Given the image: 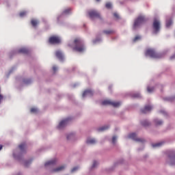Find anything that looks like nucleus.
<instances>
[{
    "mask_svg": "<svg viewBox=\"0 0 175 175\" xmlns=\"http://www.w3.org/2000/svg\"><path fill=\"white\" fill-rule=\"evenodd\" d=\"M69 46L72 48V50L78 53H83L85 50L84 44L80 38H75L72 45L69 44Z\"/></svg>",
    "mask_w": 175,
    "mask_h": 175,
    "instance_id": "f257e3e1",
    "label": "nucleus"
},
{
    "mask_svg": "<svg viewBox=\"0 0 175 175\" xmlns=\"http://www.w3.org/2000/svg\"><path fill=\"white\" fill-rule=\"evenodd\" d=\"M147 21L148 18H146L144 16H139L133 23V29H136L139 26L146 23Z\"/></svg>",
    "mask_w": 175,
    "mask_h": 175,
    "instance_id": "f03ea898",
    "label": "nucleus"
},
{
    "mask_svg": "<svg viewBox=\"0 0 175 175\" xmlns=\"http://www.w3.org/2000/svg\"><path fill=\"white\" fill-rule=\"evenodd\" d=\"M152 29H153L152 32H153L154 34H157L160 31V29H161V22L157 18H154L153 20Z\"/></svg>",
    "mask_w": 175,
    "mask_h": 175,
    "instance_id": "7ed1b4c3",
    "label": "nucleus"
},
{
    "mask_svg": "<svg viewBox=\"0 0 175 175\" xmlns=\"http://www.w3.org/2000/svg\"><path fill=\"white\" fill-rule=\"evenodd\" d=\"M146 56H149L151 58L158 59L161 58L159 54L157 53L154 49H147L145 53Z\"/></svg>",
    "mask_w": 175,
    "mask_h": 175,
    "instance_id": "20e7f679",
    "label": "nucleus"
},
{
    "mask_svg": "<svg viewBox=\"0 0 175 175\" xmlns=\"http://www.w3.org/2000/svg\"><path fill=\"white\" fill-rule=\"evenodd\" d=\"M103 105H111L113 107H119L121 105V102L111 101V100H104L101 103Z\"/></svg>",
    "mask_w": 175,
    "mask_h": 175,
    "instance_id": "39448f33",
    "label": "nucleus"
},
{
    "mask_svg": "<svg viewBox=\"0 0 175 175\" xmlns=\"http://www.w3.org/2000/svg\"><path fill=\"white\" fill-rule=\"evenodd\" d=\"M61 42V40L58 36H51L49 38V43L51 44H58Z\"/></svg>",
    "mask_w": 175,
    "mask_h": 175,
    "instance_id": "423d86ee",
    "label": "nucleus"
},
{
    "mask_svg": "<svg viewBox=\"0 0 175 175\" xmlns=\"http://www.w3.org/2000/svg\"><path fill=\"white\" fill-rule=\"evenodd\" d=\"M89 16H90V18H100V14L96 10H90L89 11Z\"/></svg>",
    "mask_w": 175,
    "mask_h": 175,
    "instance_id": "0eeeda50",
    "label": "nucleus"
},
{
    "mask_svg": "<svg viewBox=\"0 0 175 175\" xmlns=\"http://www.w3.org/2000/svg\"><path fill=\"white\" fill-rule=\"evenodd\" d=\"M129 138L133 139L136 142H143L144 139H141V138H137V135L135 133H131L129 135Z\"/></svg>",
    "mask_w": 175,
    "mask_h": 175,
    "instance_id": "6e6552de",
    "label": "nucleus"
},
{
    "mask_svg": "<svg viewBox=\"0 0 175 175\" xmlns=\"http://www.w3.org/2000/svg\"><path fill=\"white\" fill-rule=\"evenodd\" d=\"M70 120V118H68L65 120H63L62 121L60 122L59 126H58V129H61L62 128H64L67 124L68 122Z\"/></svg>",
    "mask_w": 175,
    "mask_h": 175,
    "instance_id": "1a4fd4ad",
    "label": "nucleus"
},
{
    "mask_svg": "<svg viewBox=\"0 0 175 175\" xmlns=\"http://www.w3.org/2000/svg\"><path fill=\"white\" fill-rule=\"evenodd\" d=\"M94 92L92 90H86L83 92V94H82V97L85 98V96H92Z\"/></svg>",
    "mask_w": 175,
    "mask_h": 175,
    "instance_id": "9d476101",
    "label": "nucleus"
},
{
    "mask_svg": "<svg viewBox=\"0 0 175 175\" xmlns=\"http://www.w3.org/2000/svg\"><path fill=\"white\" fill-rule=\"evenodd\" d=\"M152 109L151 105H146L143 109H141L142 113H146Z\"/></svg>",
    "mask_w": 175,
    "mask_h": 175,
    "instance_id": "9b49d317",
    "label": "nucleus"
},
{
    "mask_svg": "<svg viewBox=\"0 0 175 175\" xmlns=\"http://www.w3.org/2000/svg\"><path fill=\"white\" fill-rule=\"evenodd\" d=\"M55 55L56 57L60 60V61H63L64 59V55L63 53H62L61 51H57L55 52Z\"/></svg>",
    "mask_w": 175,
    "mask_h": 175,
    "instance_id": "f8f14e48",
    "label": "nucleus"
},
{
    "mask_svg": "<svg viewBox=\"0 0 175 175\" xmlns=\"http://www.w3.org/2000/svg\"><path fill=\"white\" fill-rule=\"evenodd\" d=\"M57 161L56 159H53L52 160L48 161L45 163V166H49V165H53L56 163Z\"/></svg>",
    "mask_w": 175,
    "mask_h": 175,
    "instance_id": "ddd939ff",
    "label": "nucleus"
},
{
    "mask_svg": "<svg viewBox=\"0 0 175 175\" xmlns=\"http://www.w3.org/2000/svg\"><path fill=\"white\" fill-rule=\"evenodd\" d=\"M66 168L65 165H61L55 169L53 170V172H59L63 171Z\"/></svg>",
    "mask_w": 175,
    "mask_h": 175,
    "instance_id": "4468645a",
    "label": "nucleus"
},
{
    "mask_svg": "<svg viewBox=\"0 0 175 175\" xmlns=\"http://www.w3.org/2000/svg\"><path fill=\"white\" fill-rule=\"evenodd\" d=\"M31 24L33 26V27L36 28L38 25L39 24V22L38 20L33 18L31 21Z\"/></svg>",
    "mask_w": 175,
    "mask_h": 175,
    "instance_id": "2eb2a0df",
    "label": "nucleus"
},
{
    "mask_svg": "<svg viewBox=\"0 0 175 175\" xmlns=\"http://www.w3.org/2000/svg\"><path fill=\"white\" fill-rule=\"evenodd\" d=\"M18 53L28 54L29 50L27 48H21L18 50Z\"/></svg>",
    "mask_w": 175,
    "mask_h": 175,
    "instance_id": "dca6fc26",
    "label": "nucleus"
},
{
    "mask_svg": "<svg viewBox=\"0 0 175 175\" xmlns=\"http://www.w3.org/2000/svg\"><path fill=\"white\" fill-rule=\"evenodd\" d=\"M103 33L105 35H111L115 33L114 30H104Z\"/></svg>",
    "mask_w": 175,
    "mask_h": 175,
    "instance_id": "f3484780",
    "label": "nucleus"
},
{
    "mask_svg": "<svg viewBox=\"0 0 175 175\" xmlns=\"http://www.w3.org/2000/svg\"><path fill=\"white\" fill-rule=\"evenodd\" d=\"M172 25V19L166 20L165 26H166L167 28L170 27V26Z\"/></svg>",
    "mask_w": 175,
    "mask_h": 175,
    "instance_id": "a211bd4d",
    "label": "nucleus"
},
{
    "mask_svg": "<svg viewBox=\"0 0 175 175\" xmlns=\"http://www.w3.org/2000/svg\"><path fill=\"white\" fill-rule=\"evenodd\" d=\"M96 143V141L95 139H88V141H86V144H94Z\"/></svg>",
    "mask_w": 175,
    "mask_h": 175,
    "instance_id": "6ab92c4d",
    "label": "nucleus"
},
{
    "mask_svg": "<svg viewBox=\"0 0 175 175\" xmlns=\"http://www.w3.org/2000/svg\"><path fill=\"white\" fill-rule=\"evenodd\" d=\"M163 144V142H158L156 144H152V148L161 147Z\"/></svg>",
    "mask_w": 175,
    "mask_h": 175,
    "instance_id": "aec40b11",
    "label": "nucleus"
},
{
    "mask_svg": "<svg viewBox=\"0 0 175 175\" xmlns=\"http://www.w3.org/2000/svg\"><path fill=\"white\" fill-rule=\"evenodd\" d=\"M154 122L155 125H157V126H159V125H161L163 124V121L159 120L158 119H154Z\"/></svg>",
    "mask_w": 175,
    "mask_h": 175,
    "instance_id": "412c9836",
    "label": "nucleus"
},
{
    "mask_svg": "<svg viewBox=\"0 0 175 175\" xmlns=\"http://www.w3.org/2000/svg\"><path fill=\"white\" fill-rule=\"evenodd\" d=\"M107 129H109V126H104L98 128V131H105Z\"/></svg>",
    "mask_w": 175,
    "mask_h": 175,
    "instance_id": "4be33fe9",
    "label": "nucleus"
},
{
    "mask_svg": "<svg viewBox=\"0 0 175 175\" xmlns=\"http://www.w3.org/2000/svg\"><path fill=\"white\" fill-rule=\"evenodd\" d=\"M170 165H175V155L172 156L170 159Z\"/></svg>",
    "mask_w": 175,
    "mask_h": 175,
    "instance_id": "5701e85b",
    "label": "nucleus"
},
{
    "mask_svg": "<svg viewBox=\"0 0 175 175\" xmlns=\"http://www.w3.org/2000/svg\"><path fill=\"white\" fill-rule=\"evenodd\" d=\"M26 148V144L23 143L19 145V148L21 149V151H23V150Z\"/></svg>",
    "mask_w": 175,
    "mask_h": 175,
    "instance_id": "b1692460",
    "label": "nucleus"
},
{
    "mask_svg": "<svg viewBox=\"0 0 175 175\" xmlns=\"http://www.w3.org/2000/svg\"><path fill=\"white\" fill-rule=\"evenodd\" d=\"M150 123L148 120H144L143 122H142V125L144 126H149Z\"/></svg>",
    "mask_w": 175,
    "mask_h": 175,
    "instance_id": "393cba45",
    "label": "nucleus"
},
{
    "mask_svg": "<svg viewBox=\"0 0 175 175\" xmlns=\"http://www.w3.org/2000/svg\"><path fill=\"white\" fill-rule=\"evenodd\" d=\"M141 40V36H136L133 40V42H137L138 40Z\"/></svg>",
    "mask_w": 175,
    "mask_h": 175,
    "instance_id": "a878e982",
    "label": "nucleus"
},
{
    "mask_svg": "<svg viewBox=\"0 0 175 175\" xmlns=\"http://www.w3.org/2000/svg\"><path fill=\"white\" fill-rule=\"evenodd\" d=\"M154 90V88L147 87V92L148 93H151Z\"/></svg>",
    "mask_w": 175,
    "mask_h": 175,
    "instance_id": "bb28decb",
    "label": "nucleus"
},
{
    "mask_svg": "<svg viewBox=\"0 0 175 175\" xmlns=\"http://www.w3.org/2000/svg\"><path fill=\"white\" fill-rule=\"evenodd\" d=\"M38 112V109L36 107H32L31 109V113H36Z\"/></svg>",
    "mask_w": 175,
    "mask_h": 175,
    "instance_id": "cd10ccee",
    "label": "nucleus"
},
{
    "mask_svg": "<svg viewBox=\"0 0 175 175\" xmlns=\"http://www.w3.org/2000/svg\"><path fill=\"white\" fill-rule=\"evenodd\" d=\"M111 7H112V5L109 2L107 3V4H105V8H107V9H111Z\"/></svg>",
    "mask_w": 175,
    "mask_h": 175,
    "instance_id": "c85d7f7f",
    "label": "nucleus"
},
{
    "mask_svg": "<svg viewBox=\"0 0 175 175\" xmlns=\"http://www.w3.org/2000/svg\"><path fill=\"white\" fill-rule=\"evenodd\" d=\"M26 14H27V12H25V11H23V12H20V14H19L21 17H24L25 16H26Z\"/></svg>",
    "mask_w": 175,
    "mask_h": 175,
    "instance_id": "c756f323",
    "label": "nucleus"
},
{
    "mask_svg": "<svg viewBox=\"0 0 175 175\" xmlns=\"http://www.w3.org/2000/svg\"><path fill=\"white\" fill-rule=\"evenodd\" d=\"M74 137H75V135H74L73 133H70V134L67 136V139L69 140V139H72Z\"/></svg>",
    "mask_w": 175,
    "mask_h": 175,
    "instance_id": "7c9ffc66",
    "label": "nucleus"
},
{
    "mask_svg": "<svg viewBox=\"0 0 175 175\" xmlns=\"http://www.w3.org/2000/svg\"><path fill=\"white\" fill-rule=\"evenodd\" d=\"M98 165V161H93V165H92V168H94Z\"/></svg>",
    "mask_w": 175,
    "mask_h": 175,
    "instance_id": "2f4dec72",
    "label": "nucleus"
},
{
    "mask_svg": "<svg viewBox=\"0 0 175 175\" xmlns=\"http://www.w3.org/2000/svg\"><path fill=\"white\" fill-rule=\"evenodd\" d=\"M116 139H117V137L116 136L112 137V144H115L116 142Z\"/></svg>",
    "mask_w": 175,
    "mask_h": 175,
    "instance_id": "473e14b6",
    "label": "nucleus"
},
{
    "mask_svg": "<svg viewBox=\"0 0 175 175\" xmlns=\"http://www.w3.org/2000/svg\"><path fill=\"white\" fill-rule=\"evenodd\" d=\"M78 170H79V167H72V170H71V172L73 173V172H76Z\"/></svg>",
    "mask_w": 175,
    "mask_h": 175,
    "instance_id": "72a5a7b5",
    "label": "nucleus"
},
{
    "mask_svg": "<svg viewBox=\"0 0 175 175\" xmlns=\"http://www.w3.org/2000/svg\"><path fill=\"white\" fill-rule=\"evenodd\" d=\"M3 100V96L1 94V88H0V104Z\"/></svg>",
    "mask_w": 175,
    "mask_h": 175,
    "instance_id": "f704fd0d",
    "label": "nucleus"
},
{
    "mask_svg": "<svg viewBox=\"0 0 175 175\" xmlns=\"http://www.w3.org/2000/svg\"><path fill=\"white\" fill-rule=\"evenodd\" d=\"M31 163V161H25V166L27 167Z\"/></svg>",
    "mask_w": 175,
    "mask_h": 175,
    "instance_id": "c9c22d12",
    "label": "nucleus"
},
{
    "mask_svg": "<svg viewBox=\"0 0 175 175\" xmlns=\"http://www.w3.org/2000/svg\"><path fill=\"white\" fill-rule=\"evenodd\" d=\"M113 16L116 18L117 19L119 18V15L117 13H113Z\"/></svg>",
    "mask_w": 175,
    "mask_h": 175,
    "instance_id": "e433bc0d",
    "label": "nucleus"
},
{
    "mask_svg": "<svg viewBox=\"0 0 175 175\" xmlns=\"http://www.w3.org/2000/svg\"><path fill=\"white\" fill-rule=\"evenodd\" d=\"M70 12V9L69 8V9L66 10L64 11V13H65V14H68Z\"/></svg>",
    "mask_w": 175,
    "mask_h": 175,
    "instance_id": "4c0bfd02",
    "label": "nucleus"
},
{
    "mask_svg": "<svg viewBox=\"0 0 175 175\" xmlns=\"http://www.w3.org/2000/svg\"><path fill=\"white\" fill-rule=\"evenodd\" d=\"M53 70L55 72L57 71V68L56 66H53Z\"/></svg>",
    "mask_w": 175,
    "mask_h": 175,
    "instance_id": "58836bf2",
    "label": "nucleus"
},
{
    "mask_svg": "<svg viewBox=\"0 0 175 175\" xmlns=\"http://www.w3.org/2000/svg\"><path fill=\"white\" fill-rule=\"evenodd\" d=\"M175 59V54L170 57V59L172 60Z\"/></svg>",
    "mask_w": 175,
    "mask_h": 175,
    "instance_id": "ea45409f",
    "label": "nucleus"
},
{
    "mask_svg": "<svg viewBox=\"0 0 175 175\" xmlns=\"http://www.w3.org/2000/svg\"><path fill=\"white\" fill-rule=\"evenodd\" d=\"M30 82H31V80H27V81H25V83L26 84H29Z\"/></svg>",
    "mask_w": 175,
    "mask_h": 175,
    "instance_id": "a19ab883",
    "label": "nucleus"
},
{
    "mask_svg": "<svg viewBox=\"0 0 175 175\" xmlns=\"http://www.w3.org/2000/svg\"><path fill=\"white\" fill-rule=\"evenodd\" d=\"M134 97L135 98H139V94H135Z\"/></svg>",
    "mask_w": 175,
    "mask_h": 175,
    "instance_id": "79ce46f5",
    "label": "nucleus"
},
{
    "mask_svg": "<svg viewBox=\"0 0 175 175\" xmlns=\"http://www.w3.org/2000/svg\"><path fill=\"white\" fill-rule=\"evenodd\" d=\"M161 113H165V111H161Z\"/></svg>",
    "mask_w": 175,
    "mask_h": 175,
    "instance_id": "37998d69",
    "label": "nucleus"
},
{
    "mask_svg": "<svg viewBox=\"0 0 175 175\" xmlns=\"http://www.w3.org/2000/svg\"><path fill=\"white\" fill-rule=\"evenodd\" d=\"M2 148H3V146L0 145V150H1Z\"/></svg>",
    "mask_w": 175,
    "mask_h": 175,
    "instance_id": "c03bdc74",
    "label": "nucleus"
},
{
    "mask_svg": "<svg viewBox=\"0 0 175 175\" xmlns=\"http://www.w3.org/2000/svg\"><path fill=\"white\" fill-rule=\"evenodd\" d=\"M96 2H100V0H96Z\"/></svg>",
    "mask_w": 175,
    "mask_h": 175,
    "instance_id": "a18cd8bd",
    "label": "nucleus"
}]
</instances>
